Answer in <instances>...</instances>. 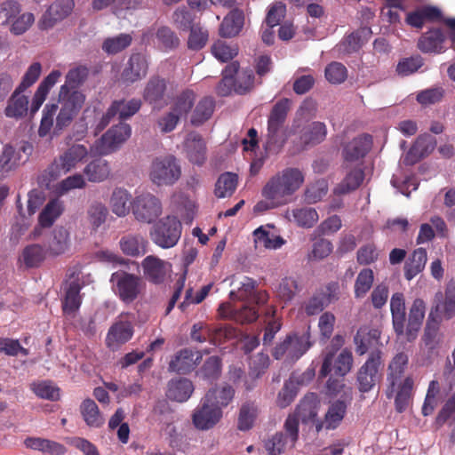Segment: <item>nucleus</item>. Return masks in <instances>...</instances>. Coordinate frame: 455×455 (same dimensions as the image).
<instances>
[{
    "label": "nucleus",
    "instance_id": "nucleus-12",
    "mask_svg": "<svg viewBox=\"0 0 455 455\" xmlns=\"http://www.w3.org/2000/svg\"><path fill=\"white\" fill-rule=\"evenodd\" d=\"M212 395L205 394L191 414L194 427L199 431H208L215 427L223 417L218 406H212Z\"/></svg>",
    "mask_w": 455,
    "mask_h": 455
},
{
    "label": "nucleus",
    "instance_id": "nucleus-5",
    "mask_svg": "<svg viewBox=\"0 0 455 455\" xmlns=\"http://www.w3.org/2000/svg\"><path fill=\"white\" fill-rule=\"evenodd\" d=\"M181 177V167L172 155L156 157L150 165L149 179L158 187L172 186Z\"/></svg>",
    "mask_w": 455,
    "mask_h": 455
},
{
    "label": "nucleus",
    "instance_id": "nucleus-59",
    "mask_svg": "<svg viewBox=\"0 0 455 455\" xmlns=\"http://www.w3.org/2000/svg\"><path fill=\"white\" fill-rule=\"evenodd\" d=\"M58 110L57 104H46L42 111V118L37 131L39 137L44 138L51 135L53 128V121Z\"/></svg>",
    "mask_w": 455,
    "mask_h": 455
},
{
    "label": "nucleus",
    "instance_id": "nucleus-11",
    "mask_svg": "<svg viewBox=\"0 0 455 455\" xmlns=\"http://www.w3.org/2000/svg\"><path fill=\"white\" fill-rule=\"evenodd\" d=\"M194 101L195 94L192 92H185L180 94L175 100L171 110L158 118L156 122L158 130L163 133L172 132L180 120L190 111Z\"/></svg>",
    "mask_w": 455,
    "mask_h": 455
},
{
    "label": "nucleus",
    "instance_id": "nucleus-13",
    "mask_svg": "<svg viewBox=\"0 0 455 455\" xmlns=\"http://www.w3.org/2000/svg\"><path fill=\"white\" fill-rule=\"evenodd\" d=\"M162 212L161 201L151 193H140L132 200V213L139 222L152 223L162 214Z\"/></svg>",
    "mask_w": 455,
    "mask_h": 455
},
{
    "label": "nucleus",
    "instance_id": "nucleus-49",
    "mask_svg": "<svg viewBox=\"0 0 455 455\" xmlns=\"http://www.w3.org/2000/svg\"><path fill=\"white\" fill-rule=\"evenodd\" d=\"M80 286L76 280H72L65 286V298L63 301V311L70 314L76 311L81 303L79 295Z\"/></svg>",
    "mask_w": 455,
    "mask_h": 455
},
{
    "label": "nucleus",
    "instance_id": "nucleus-20",
    "mask_svg": "<svg viewBox=\"0 0 455 455\" xmlns=\"http://www.w3.org/2000/svg\"><path fill=\"white\" fill-rule=\"evenodd\" d=\"M435 303L432 311L440 320H449L455 315V282L448 284L444 295L435 294Z\"/></svg>",
    "mask_w": 455,
    "mask_h": 455
},
{
    "label": "nucleus",
    "instance_id": "nucleus-46",
    "mask_svg": "<svg viewBox=\"0 0 455 455\" xmlns=\"http://www.w3.org/2000/svg\"><path fill=\"white\" fill-rule=\"evenodd\" d=\"M85 101V95L79 90H67L66 86H60L58 103L65 104L76 112H79Z\"/></svg>",
    "mask_w": 455,
    "mask_h": 455
},
{
    "label": "nucleus",
    "instance_id": "nucleus-55",
    "mask_svg": "<svg viewBox=\"0 0 455 455\" xmlns=\"http://www.w3.org/2000/svg\"><path fill=\"white\" fill-rule=\"evenodd\" d=\"M30 388L39 398L51 401H56L60 398V388L50 380L33 382Z\"/></svg>",
    "mask_w": 455,
    "mask_h": 455
},
{
    "label": "nucleus",
    "instance_id": "nucleus-14",
    "mask_svg": "<svg viewBox=\"0 0 455 455\" xmlns=\"http://www.w3.org/2000/svg\"><path fill=\"white\" fill-rule=\"evenodd\" d=\"M352 363L353 356L350 351L344 349L337 355L332 351H329L324 355L320 376L325 377L331 374L343 377L350 371Z\"/></svg>",
    "mask_w": 455,
    "mask_h": 455
},
{
    "label": "nucleus",
    "instance_id": "nucleus-35",
    "mask_svg": "<svg viewBox=\"0 0 455 455\" xmlns=\"http://www.w3.org/2000/svg\"><path fill=\"white\" fill-rule=\"evenodd\" d=\"M427 261V250L418 248L413 251L404 264V276L408 281L412 280L417 275L421 273Z\"/></svg>",
    "mask_w": 455,
    "mask_h": 455
},
{
    "label": "nucleus",
    "instance_id": "nucleus-63",
    "mask_svg": "<svg viewBox=\"0 0 455 455\" xmlns=\"http://www.w3.org/2000/svg\"><path fill=\"white\" fill-rule=\"evenodd\" d=\"M374 281L373 271L370 268L361 270L355 283V295L363 298L370 291Z\"/></svg>",
    "mask_w": 455,
    "mask_h": 455
},
{
    "label": "nucleus",
    "instance_id": "nucleus-43",
    "mask_svg": "<svg viewBox=\"0 0 455 455\" xmlns=\"http://www.w3.org/2000/svg\"><path fill=\"white\" fill-rule=\"evenodd\" d=\"M86 180L80 173L70 175L52 186V190L57 196H63L72 190L85 188Z\"/></svg>",
    "mask_w": 455,
    "mask_h": 455
},
{
    "label": "nucleus",
    "instance_id": "nucleus-18",
    "mask_svg": "<svg viewBox=\"0 0 455 455\" xmlns=\"http://www.w3.org/2000/svg\"><path fill=\"white\" fill-rule=\"evenodd\" d=\"M144 276L155 283H163L172 272V265L156 256H147L141 262Z\"/></svg>",
    "mask_w": 455,
    "mask_h": 455
},
{
    "label": "nucleus",
    "instance_id": "nucleus-56",
    "mask_svg": "<svg viewBox=\"0 0 455 455\" xmlns=\"http://www.w3.org/2000/svg\"><path fill=\"white\" fill-rule=\"evenodd\" d=\"M237 176L231 172H226L220 176L215 185V195L219 198L230 196L235 190Z\"/></svg>",
    "mask_w": 455,
    "mask_h": 455
},
{
    "label": "nucleus",
    "instance_id": "nucleus-60",
    "mask_svg": "<svg viewBox=\"0 0 455 455\" xmlns=\"http://www.w3.org/2000/svg\"><path fill=\"white\" fill-rule=\"evenodd\" d=\"M226 330H219L215 333H212V331L204 323H198L193 325L191 331V338L198 342H204L207 339V337L210 339L212 342L217 343L220 342V336L222 334H226Z\"/></svg>",
    "mask_w": 455,
    "mask_h": 455
},
{
    "label": "nucleus",
    "instance_id": "nucleus-53",
    "mask_svg": "<svg viewBox=\"0 0 455 455\" xmlns=\"http://www.w3.org/2000/svg\"><path fill=\"white\" fill-rule=\"evenodd\" d=\"M370 34L371 30L368 28H363L355 33H352L339 45V51L345 53L356 52Z\"/></svg>",
    "mask_w": 455,
    "mask_h": 455
},
{
    "label": "nucleus",
    "instance_id": "nucleus-27",
    "mask_svg": "<svg viewBox=\"0 0 455 455\" xmlns=\"http://www.w3.org/2000/svg\"><path fill=\"white\" fill-rule=\"evenodd\" d=\"M372 144L370 135H361L355 138L344 148V158L347 163L363 158L371 149Z\"/></svg>",
    "mask_w": 455,
    "mask_h": 455
},
{
    "label": "nucleus",
    "instance_id": "nucleus-47",
    "mask_svg": "<svg viewBox=\"0 0 455 455\" xmlns=\"http://www.w3.org/2000/svg\"><path fill=\"white\" fill-rule=\"evenodd\" d=\"M188 349L180 351L173 360L170 363V369L173 371L186 373L192 370L196 362L199 359V355Z\"/></svg>",
    "mask_w": 455,
    "mask_h": 455
},
{
    "label": "nucleus",
    "instance_id": "nucleus-50",
    "mask_svg": "<svg viewBox=\"0 0 455 455\" xmlns=\"http://www.w3.org/2000/svg\"><path fill=\"white\" fill-rule=\"evenodd\" d=\"M409 357L406 354L401 352L396 354L387 368V380L395 383L399 379H403V373L407 368Z\"/></svg>",
    "mask_w": 455,
    "mask_h": 455
},
{
    "label": "nucleus",
    "instance_id": "nucleus-2",
    "mask_svg": "<svg viewBox=\"0 0 455 455\" xmlns=\"http://www.w3.org/2000/svg\"><path fill=\"white\" fill-rule=\"evenodd\" d=\"M231 284L236 286L237 291H230L231 302L222 303L220 306V313L223 317H230L242 323H251L257 319L256 310L251 307V301L257 303L263 301L265 295L259 294L255 298V281L247 276L236 278Z\"/></svg>",
    "mask_w": 455,
    "mask_h": 455
},
{
    "label": "nucleus",
    "instance_id": "nucleus-7",
    "mask_svg": "<svg viewBox=\"0 0 455 455\" xmlns=\"http://www.w3.org/2000/svg\"><path fill=\"white\" fill-rule=\"evenodd\" d=\"M131 126L124 123L108 129L99 140L91 146V155L108 156L118 150L131 137Z\"/></svg>",
    "mask_w": 455,
    "mask_h": 455
},
{
    "label": "nucleus",
    "instance_id": "nucleus-52",
    "mask_svg": "<svg viewBox=\"0 0 455 455\" xmlns=\"http://www.w3.org/2000/svg\"><path fill=\"white\" fill-rule=\"evenodd\" d=\"M81 413L86 424L98 427L104 423V418L100 414L95 402L92 399L84 400L81 404Z\"/></svg>",
    "mask_w": 455,
    "mask_h": 455
},
{
    "label": "nucleus",
    "instance_id": "nucleus-37",
    "mask_svg": "<svg viewBox=\"0 0 455 455\" xmlns=\"http://www.w3.org/2000/svg\"><path fill=\"white\" fill-rule=\"evenodd\" d=\"M393 326L398 336L404 332L405 301L402 293H395L390 299Z\"/></svg>",
    "mask_w": 455,
    "mask_h": 455
},
{
    "label": "nucleus",
    "instance_id": "nucleus-40",
    "mask_svg": "<svg viewBox=\"0 0 455 455\" xmlns=\"http://www.w3.org/2000/svg\"><path fill=\"white\" fill-rule=\"evenodd\" d=\"M243 13L238 9L232 10L223 20L220 32L222 36H236L243 26Z\"/></svg>",
    "mask_w": 455,
    "mask_h": 455
},
{
    "label": "nucleus",
    "instance_id": "nucleus-62",
    "mask_svg": "<svg viewBox=\"0 0 455 455\" xmlns=\"http://www.w3.org/2000/svg\"><path fill=\"white\" fill-rule=\"evenodd\" d=\"M46 253L41 245L32 244L23 250L20 259L27 267H36L45 259Z\"/></svg>",
    "mask_w": 455,
    "mask_h": 455
},
{
    "label": "nucleus",
    "instance_id": "nucleus-33",
    "mask_svg": "<svg viewBox=\"0 0 455 455\" xmlns=\"http://www.w3.org/2000/svg\"><path fill=\"white\" fill-rule=\"evenodd\" d=\"M23 91H20L19 88L15 90L13 94L8 100L4 114L9 118L20 119L24 117L28 108V99L25 95L21 94Z\"/></svg>",
    "mask_w": 455,
    "mask_h": 455
},
{
    "label": "nucleus",
    "instance_id": "nucleus-54",
    "mask_svg": "<svg viewBox=\"0 0 455 455\" xmlns=\"http://www.w3.org/2000/svg\"><path fill=\"white\" fill-rule=\"evenodd\" d=\"M317 411V403L315 398L307 397L298 405L296 411L291 414L296 415L299 421L309 423L315 422Z\"/></svg>",
    "mask_w": 455,
    "mask_h": 455
},
{
    "label": "nucleus",
    "instance_id": "nucleus-57",
    "mask_svg": "<svg viewBox=\"0 0 455 455\" xmlns=\"http://www.w3.org/2000/svg\"><path fill=\"white\" fill-rule=\"evenodd\" d=\"M140 108V100L114 101L109 108V115H118L120 119L133 116Z\"/></svg>",
    "mask_w": 455,
    "mask_h": 455
},
{
    "label": "nucleus",
    "instance_id": "nucleus-36",
    "mask_svg": "<svg viewBox=\"0 0 455 455\" xmlns=\"http://www.w3.org/2000/svg\"><path fill=\"white\" fill-rule=\"evenodd\" d=\"M441 19V11L435 6H423L409 12L406 22L414 28H420L427 20L434 21Z\"/></svg>",
    "mask_w": 455,
    "mask_h": 455
},
{
    "label": "nucleus",
    "instance_id": "nucleus-9",
    "mask_svg": "<svg viewBox=\"0 0 455 455\" xmlns=\"http://www.w3.org/2000/svg\"><path fill=\"white\" fill-rule=\"evenodd\" d=\"M312 344L309 330L302 333H292L275 347L273 355L275 359L296 361L311 347Z\"/></svg>",
    "mask_w": 455,
    "mask_h": 455
},
{
    "label": "nucleus",
    "instance_id": "nucleus-16",
    "mask_svg": "<svg viewBox=\"0 0 455 455\" xmlns=\"http://www.w3.org/2000/svg\"><path fill=\"white\" fill-rule=\"evenodd\" d=\"M31 150L32 148L28 143H24L18 148L10 144L4 145L0 154V171L8 172L16 169L26 161Z\"/></svg>",
    "mask_w": 455,
    "mask_h": 455
},
{
    "label": "nucleus",
    "instance_id": "nucleus-21",
    "mask_svg": "<svg viewBox=\"0 0 455 455\" xmlns=\"http://www.w3.org/2000/svg\"><path fill=\"white\" fill-rule=\"evenodd\" d=\"M133 335V328L128 321H117L108 330L106 344L112 350L119 348L129 341Z\"/></svg>",
    "mask_w": 455,
    "mask_h": 455
},
{
    "label": "nucleus",
    "instance_id": "nucleus-41",
    "mask_svg": "<svg viewBox=\"0 0 455 455\" xmlns=\"http://www.w3.org/2000/svg\"><path fill=\"white\" fill-rule=\"evenodd\" d=\"M194 391L192 382L187 379H179L170 381L168 385V398L182 403L187 401Z\"/></svg>",
    "mask_w": 455,
    "mask_h": 455
},
{
    "label": "nucleus",
    "instance_id": "nucleus-17",
    "mask_svg": "<svg viewBox=\"0 0 455 455\" xmlns=\"http://www.w3.org/2000/svg\"><path fill=\"white\" fill-rule=\"evenodd\" d=\"M73 8V0H56L38 21L39 28L42 30L52 28L58 21L69 15Z\"/></svg>",
    "mask_w": 455,
    "mask_h": 455
},
{
    "label": "nucleus",
    "instance_id": "nucleus-24",
    "mask_svg": "<svg viewBox=\"0 0 455 455\" xmlns=\"http://www.w3.org/2000/svg\"><path fill=\"white\" fill-rule=\"evenodd\" d=\"M184 150L188 160L197 165H201L206 159V145L204 140L197 133L191 132L184 142Z\"/></svg>",
    "mask_w": 455,
    "mask_h": 455
},
{
    "label": "nucleus",
    "instance_id": "nucleus-23",
    "mask_svg": "<svg viewBox=\"0 0 455 455\" xmlns=\"http://www.w3.org/2000/svg\"><path fill=\"white\" fill-rule=\"evenodd\" d=\"M445 35L435 28L424 33L418 41V48L424 53H441L446 50Z\"/></svg>",
    "mask_w": 455,
    "mask_h": 455
},
{
    "label": "nucleus",
    "instance_id": "nucleus-22",
    "mask_svg": "<svg viewBox=\"0 0 455 455\" xmlns=\"http://www.w3.org/2000/svg\"><path fill=\"white\" fill-rule=\"evenodd\" d=\"M253 238L256 248L276 250L281 248L285 241L278 235L272 226H261L254 230Z\"/></svg>",
    "mask_w": 455,
    "mask_h": 455
},
{
    "label": "nucleus",
    "instance_id": "nucleus-29",
    "mask_svg": "<svg viewBox=\"0 0 455 455\" xmlns=\"http://www.w3.org/2000/svg\"><path fill=\"white\" fill-rule=\"evenodd\" d=\"M284 217L289 221H294L298 226L306 228H312L319 219L317 212L311 207L287 209Z\"/></svg>",
    "mask_w": 455,
    "mask_h": 455
},
{
    "label": "nucleus",
    "instance_id": "nucleus-34",
    "mask_svg": "<svg viewBox=\"0 0 455 455\" xmlns=\"http://www.w3.org/2000/svg\"><path fill=\"white\" fill-rule=\"evenodd\" d=\"M148 70V62L145 56L133 54L131 56L127 67L123 72V79L132 83L144 77Z\"/></svg>",
    "mask_w": 455,
    "mask_h": 455
},
{
    "label": "nucleus",
    "instance_id": "nucleus-6",
    "mask_svg": "<svg viewBox=\"0 0 455 455\" xmlns=\"http://www.w3.org/2000/svg\"><path fill=\"white\" fill-rule=\"evenodd\" d=\"M113 292L124 303L134 301L144 290V283L140 276L118 270L110 277Z\"/></svg>",
    "mask_w": 455,
    "mask_h": 455
},
{
    "label": "nucleus",
    "instance_id": "nucleus-30",
    "mask_svg": "<svg viewBox=\"0 0 455 455\" xmlns=\"http://www.w3.org/2000/svg\"><path fill=\"white\" fill-rule=\"evenodd\" d=\"M339 285L336 283H331L328 287V294L320 293L312 297L305 304V311L308 315H314L326 307L330 303L336 300L338 296L336 294Z\"/></svg>",
    "mask_w": 455,
    "mask_h": 455
},
{
    "label": "nucleus",
    "instance_id": "nucleus-28",
    "mask_svg": "<svg viewBox=\"0 0 455 455\" xmlns=\"http://www.w3.org/2000/svg\"><path fill=\"white\" fill-rule=\"evenodd\" d=\"M70 247V233L64 227L55 228L47 243V252L52 256L65 253Z\"/></svg>",
    "mask_w": 455,
    "mask_h": 455
},
{
    "label": "nucleus",
    "instance_id": "nucleus-51",
    "mask_svg": "<svg viewBox=\"0 0 455 455\" xmlns=\"http://www.w3.org/2000/svg\"><path fill=\"white\" fill-rule=\"evenodd\" d=\"M212 395V406H218L223 411V408L233 400L235 390L229 385H222L208 390L206 394Z\"/></svg>",
    "mask_w": 455,
    "mask_h": 455
},
{
    "label": "nucleus",
    "instance_id": "nucleus-4",
    "mask_svg": "<svg viewBox=\"0 0 455 455\" xmlns=\"http://www.w3.org/2000/svg\"><path fill=\"white\" fill-rule=\"evenodd\" d=\"M91 154V149L82 145L74 144L56 158L47 169L50 180H54L60 176L76 169Z\"/></svg>",
    "mask_w": 455,
    "mask_h": 455
},
{
    "label": "nucleus",
    "instance_id": "nucleus-3",
    "mask_svg": "<svg viewBox=\"0 0 455 455\" xmlns=\"http://www.w3.org/2000/svg\"><path fill=\"white\" fill-rule=\"evenodd\" d=\"M291 107L289 99H282L274 105L267 121V143L281 146L297 132L296 129H291V125L282 130Z\"/></svg>",
    "mask_w": 455,
    "mask_h": 455
},
{
    "label": "nucleus",
    "instance_id": "nucleus-58",
    "mask_svg": "<svg viewBox=\"0 0 455 455\" xmlns=\"http://www.w3.org/2000/svg\"><path fill=\"white\" fill-rule=\"evenodd\" d=\"M327 129L323 123L313 122L306 128L300 139L305 144H315L323 141L325 139Z\"/></svg>",
    "mask_w": 455,
    "mask_h": 455
},
{
    "label": "nucleus",
    "instance_id": "nucleus-32",
    "mask_svg": "<svg viewBox=\"0 0 455 455\" xmlns=\"http://www.w3.org/2000/svg\"><path fill=\"white\" fill-rule=\"evenodd\" d=\"M109 207L117 217H125L130 212L131 207L132 208L131 194L124 188L114 189L109 199Z\"/></svg>",
    "mask_w": 455,
    "mask_h": 455
},
{
    "label": "nucleus",
    "instance_id": "nucleus-48",
    "mask_svg": "<svg viewBox=\"0 0 455 455\" xmlns=\"http://www.w3.org/2000/svg\"><path fill=\"white\" fill-rule=\"evenodd\" d=\"M363 172L360 167L349 171L344 180L335 188L334 192L339 195L349 193L356 189L363 180Z\"/></svg>",
    "mask_w": 455,
    "mask_h": 455
},
{
    "label": "nucleus",
    "instance_id": "nucleus-19",
    "mask_svg": "<svg viewBox=\"0 0 455 455\" xmlns=\"http://www.w3.org/2000/svg\"><path fill=\"white\" fill-rule=\"evenodd\" d=\"M387 395H395V402L396 410L400 412L403 411L408 406L412 395L414 380L411 376H406L399 379L395 383L388 381Z\"/></svg>",
    "mask_w": 455,
    "mask_h": 455
},
{
    "label": "nucleus",
    "instance_id": "nucleus-10",
    "mask_svg": "<svg viewBox=\"0 0 455 455\" xmlns=\"http://www.w3.org/2000/svg\"><path fill=\"white\" fill-rule=\"evenodd\" d=\"M181 223L173 216H167L153 226L149 235L154 243L163 249L175 246L180 238Z\"/></svg>",
    "mask_w": 455,
    "mask_h": 455
},
{
    "label": "nucleus",
    "instance_id": "nucleus-64",
    "mask_svg": "<svg viewBox=\"0 0 455 455\" xmlns=\"http://www.w3.org/2000/svg\"><path fill=\"white\" fill-rule=\"evenodd\" d=\"M154 44L160 49L167 51L178 46L179 38L169 28L162 27L156 33Z\"/></svg>",
    "mask_w": 455,
    "mask_h": 455
},
{
    "label": "nucleus",
    "instance_id": "nucleus-45",
    "mask_svg": "<svg viewBox=\"0 0 455 455\" xmlns=\"http://www.w3.org/2000/svg\"><path fill=\"white\" fill-rule=\"evenodd\" d=\"M84 173L89 181L101 182L109 176L110 168L106 160L97 159L84 167Z\"/></svg>",
    "mask_w": 455,
    "mask_h": 455
},
{
    "label": "nucleus",
    "instance_id": "nucleus-31",
    "mask_svg": "<svg viewBox=\"0 0 455 455\" xmlns=\"http://www.w3.org/2000/svg\"><path fill=\"white\" fill-rule=\"evenodd\" d=\"M425 309L426 305L422 299H417L413 301L410 309L409 323L405 332L408 341H412L416 339L425 317Z\"/></svg>",
    "mask_w": 455,
    "mask_h": 455
},
{
    "label": "nucleus",
    "instance_id": "nucleus-26",
    "mask_svg": "<svg viewBox=\"0 0 455 455\" xmlns=\"http://www.w3.org/2000/svg\"><path fill=\"white\" fill-rule=\"evenodd\" d=\"M122 252L130 257H140L147 252L148 241L140 235L128 234L119 240Z\"/></svg>",
    "mask_w": 455,
    "mask_h": 455
},
{
    "label": "nucleus",
    "instance_id": "nucleus-15",
    "mask_svg": "<svg viewBox=\"0 0 455 455\" xmlns=\"http://www.w3.org/2000/svg\"><path fill=\"white\" fill-rule=\"evenodd\" d=\"M382 363L381 353H372L358 372L357 380L361 392L370 391L379 380V369Z\"/></svg>",
    "mask_w": 455,
    "mask_h": 455
},
{
    "label": "nucleus",
    "instance_id": "nucleus-44",
    "mask_svg": "<svg viewBox=\"0 0 455 455\" xmlns=\"http://www.w3.org/2000/svg\"><path fill=\"white\" fill-rule=\"evenodd\" d=\"M63 204L59 199H52L47 203L38 216V223L41 228H50L61 215Z\"/></svg>",
    "mask_w": 455,
    "mask_h": 455
},
{
    "label": "nucleus",
    "instance_id": "nucleus-25",
    "mask_svg": "<svg viewBox=\"0 0 455 455\" xmlns=\"http://www.w3.org/2000/svg\"><path fill=\"white\" fill-rule=\"evenodd\" d=\"M435 147V140L432 136L427 134L421 135L417 139L403 161L405 164H413L431 153Z\"/></svg>",
    "mask_w": 455,
    "mask_h": 455
},
{
    "label": "nucleus",
    "instance_id": "nucleus-1",
    "mask_svg": "<svg viewBox=\"0 0 455 455\" xmlns=\"http://www.w3.org/2000/svg\"><path fill=\"white\" fill-rule=\"evenodd\" d=\"M304 179V174L297 168H285L275 173L263 187L262 199L254 205V212L262 213L291 203Z\"/></svg>",
    "mask_w": 455,
    "mask_h": 455
},
{
    "label": "nucleus",
    "instance_id": "nucleus-8",
    "mask_svg": "<svg viewBox=\"0 0 455 455\" xmlns=\"http://www.w3.org/2000/svg\"><path fill=\"white\" fill-rule=\"evenodd\" d=\"M253 86V74L251 69L238 70V65L232 63L223 71V78L217 91L220 95L229 94L233 90L244 93Z\"/></svg>",
    "mask_w": 455,
    "mask_h": 455
},
{
    "label": "nucleus",
    "instance_id": "nucleus-38",
    "mask_svg": "<svg viewBox=\"0 0 455 455\" xmlns=\"http://www.w3.org/2000/svg\"><path fill=\"white\" fill-rule=\"evenodd\" d=\"M346 412L347 404L344 402L336 401L332 403L325 413L323 423L316 426L317 431H319L322 427H324L326 429L337 428L342 422Z\"/></svg>",
    "mask_w": 455,
    "mask_h": 455
},
{
    "label": "nucleus",
    "instance_id": "nucleus-39",
    "mask_svg": "<svg viewBox=\"0 0 455 455\" xmlns=\"http://www.w3.org/2000/svg\"><path fill=\"white\" fill-rule=\"evenodd\" d=\"M379 336L380 332L378 329L360 328L355 337L356 352L363 355L370 347H376L379 344Z\"/></svg>",
    "mask_w": 455,
    "mask_h": 455
},
{
    "label": "nucleus",
    "instance_id": "nucleus-61",
    "mask_svg": "<svg viewBox=\"0 0 455 455\" xmlns=\"http://www.w3.org/2000/svg\"><path fill=\"white\" fill-rule=\"evenodd\" d=\"M292 447H294V444L291 443L282 432L275 434L265 443V449L269 455H280L287 448Z\"/></svg>",
    "mask_w": 455,
    "mask_h": 455
},
{
    "label": "nucleus",
    "instance_id": "nucleus-42",
    "mask_svg": "<svg viewBox=\"0 0 455 455\" xmlns=\"http://www.w3.org/2000/svg\"><path fill=\"white\" fill-rule=\"evenodd\" d=\"M27 448L39 451L46 455H61L65 452L62 444L38 437H28L24 441Z\"/></svg>",
    "mask_w": 455,
    "mask_h": 455
}]
</instances>
